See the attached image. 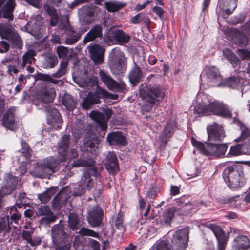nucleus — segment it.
<instances>
[{"label": "nucleus", "instance_id": "nucleus-41", "mask_svg": "<svg viewBox=\"0 0 250 250\" xmlns=\"http://www.w3.org/2000/svg\"><path fill=\"white\" fill-rule=\"evenodd\" d=\"M224 57L231 63L233 67L239 64V60L236 55L231 50L225 48L223 50Z\"/></svg>", "mask_w": 250, "mask_h": 250}, {"label": "nucleus", "instance_id": "nucleus-9", "mask_svg": "<svg viewBox=\"0 0 250 250\" xmlns=\"http://www.w3.org/2000/svg\"><path fill=\"white\" fill-rule=\"evenodd\" d=\"M191 142L193 146L201 153L207 156L213 155L216 157H223L228 148L225 144L203 143L193 138H192Z\"/></svg>", "mask_w": 250, "mask_h": 250}, {"label": "nucleus", "instance_id": "nucleus-50", "mask_svg": "<svg viewBox=\"0 0 250 250\" xmlns=\"http://www.w3.org/2000/svg\"><path fill=\"white\" fill-rule=\"evenodd\" d=\"M7 40L16 47L20 48L22 45L21 39L16 32H13Z\"/></svg>", "mask_w": 250, "mask_h": 250}, {"label": "nucleus", "instance_id": "nucleus-30", "mask_svg": "<svg viewBox=\"0 0 250 250\" xmlns=\"http://www.w3.org/2000/svg\"><path fill=\"white\" fill-rule=\"evenodd\" d=\"M243 153L250 154V143L249 141L248 143H246L245 144H238L232 146L227 156H236Z\"/></svg>", "mask_w": 250, "mask_h": 250}, {"label": "nucleus", "instance_id": "nucleus-8", "mask_svg": "<svg viewBox=\"0 0 250 250\" xmlns=\"http://www.w3.org/2000/svg\"><path fill=\"white\" fill-rule=\"evenodd\" d=\"M51 236L56 250H69L72 239L64 231L63 225H54L51 230Z\"/></svg>", "mask_w": 250, "mask_h": 250}, {"label": "nucleus", "instance_id": "nucleus-27", "mask_svg": "<svg viewBox=\"0 0 250 250\" xmlns=\"http://www.w3.org/2000/svg\"><path fill=\"white\" fill-rule=\"evenodd\" d=\"M207 131L209 139L211 141H221L225 136L223 127L216 123L208 125Z\"/></svg>", "mask_w": 250, "mask_h": 250}, {"label": "nucleus", "instance_id": "nucleus-63", "mask_svg": "<svg viewBox=\"0 0 250 250\" xmlns=\"http://www.w3.org/2000/svg\"><path fill=\"white\" fill-rule=\"evenodd\" d=\"M31 234L32 233L28 231H23L22 232L23 238L26 241L27 244L29 243L32 238Z\"/></svg>", "mask_w": 250, "mask_h": 250}, {"label": "nucleus", "instance_id": "nucleus-39", "mask_svg": "<svg viewBox=\"0 0 250 250\" xmlns=\"http://www.w3.org/2000/svg\"><path fill=\"white\" fill-rule=\"evenodd\" d=\"M142 73L140 68L135 66L128 74V77L130 82L133 84H136L138 83L142 77Z\"/></svg>", "mask_w": 250, "mask_h": 250}, {"label": "nucleus", "instance_id": "nucleus-51", "mask_svg": "<svg viewBox=\"0 0 250 250\" xmlns=\"http://www.w3.org/2000/svg\"><path fill=\"white\" fill-rule=\"evenodd\" d=\"M13 32L9 25L0 23V36L2 38L7 39Z\"/></svg>", "mask_w": 250, "mask_h": 250}, {"label": "nucleus", "instance_id": "nucleus-37", "mask_svg": "<svg viewBox=\"0 0 250 250\" xmlns=\"http://www.w3.org/2000/svg\"><path fill=\"white\" fill-rule=\"evenodd\" d=\"M43 8L45 11L50 17V25L51 26H55L59 21V15L57 10L53 7L48 4H45Z\"/></svg>", "mask_w": 250, "mask_h": 250}, {"label": "nucleus", "instance_id": "nucleus-16", "mask_svg": "<svg viewBox=\"0 0 250 250\" xmlns=\"http://www.w3.org/2000/svg\"><path fill=\"white\" fill-rule=\"evenodd\" d=\"M56 96V92L54 87L48 83L42 82V86L38 88L35 93V98L44 103L52 102Z\"/></svg>", "mask_w": 250, "mask_h": 250}, {"label": "nucleus", "instance_id": "nucleus-58", "mask_svg": "<svg viewBox=\"0 0 250 250\" xmlns=\"http://www.w3.org/2000/svg\"><path fill=\"white\" fill-rule=\"evenodd\" d=\"M82 11L85 16L91 18L94 16V8L93 6H84L82 8Z\"/></svg>", "mask_w": 250, "mask_h": 250}, {"label": "nucleus", "instance_id": "nucleus-22", "mask_svg": "<svg viewBox=\"0 0 250 250\" xmlns=\"http://www.w3.org/2000/svg\"><path fill=\"white\" fill-rule=\"evenodd\" d=\"M22 151L18 159V163L20 164L19 169L16 171H19L20 176H23L27 171V165H28L27 155L30 153V149L28 144L25 142H21Z\"/></svg>", "mask_w": 250, "mask_h": 250}, {"label": "nucleus", "instance_id": "nucleus-24", "mask_svg": "<svg viewBox=\"0 0 250 250\" xmlns=\"http://www.w3.org/2000/svg\"><path fill=\"white\" fill-rule=\"evenodd\" d=\"M103 162L110 174L114 175L119 171V164L116 155L114 152H108Z\"/></svg>", "mask_w": 250, "mask_h": 250}, {"label": "nucleus", "instance_id": "nucleus-61", "mask_svg": "<svg viewBox=\"0 0 250 250\" xmlns=\"http://www.w3.org/2000/svg\"><path fill=\"white\" fill-rule=\"evenodd\" d=\"M237 54L242 60L249 59L250 57V52L246 50H238Z\"/></svg>", "mask_w": 250, "mask_h": 250}, {"label": "nucleus", "instance_id": "nucleus-4", "mask_svg": "<svg viewBox=\"0 0 250 250\" xmlns=\"http://www.w3.org/2000/svg\"><path fill=\"white\" fill-rule=\"evenodd\" d=\"M206 74L209 85L211 86H227L237 89L241 88L243 93L245 84L247 83L246 80L238 77H233L223 80L218 69L214 66L208 67Z\"/></svg>", "mask_w": 250, "mask_h": 250}, {"label": "nucleus", "instance_id": "nucleus-60", "mask_svg": "<svg viewBox=\"0 0 250 250\" xmlns=\"http://www.w3.org/2000/svg\"><path fill=\"white\" fill-rule=\"evenodd\" d=\"M62 194L63 192H62L61 193L58 194L53 198L52 201V206L54 208L58 209L60 208V198L62 197Z\"/></svg>", "mask_w": 250, "mask_h": 250}, {"label": "nucleus", "instance_id": "nucleus-7", "mask_svg": "<svg viewBox=\"0 0 250 250\" xmlns=\"http://www.w3.org/2000/svg\"><path fill=\"white\" fill-rule=\"evenodd\" d=\"M223 178L228 186L232 190L237 189L244 184L240 166L232 165L227 167L223 172Z\"/></svg>", "mask_w": 250, "mask_h": 250}, {"label": "nucleus", "instance_id": "nucleus-40", "mask_svg": "<svg viewBox=\"0 0 250 250\" xmlns=\"http://www.w3.org/2000/svg\"><path fill=\"white\" fill-rule=\"evenodd\" d=\"M62 104L69 111H73L76 105L75 99L69 94H65L62 99Z\"/></svg>", "mask_w": 250, "mask_h": 250}, {"label": "nucleus", "instance_id": "nucleus-3", "mask_svg": "<svg viewBox=\"0 0 250 250\" xmlns=\"http://www.w3.org/2000/svg\"><path fill=\"white\" fill-rule=\"evenodd\" d=\"M100 140L98 138H93L83 143V146L84 153L82 154L80 158L74 161L70 166H66L65 169L62 171V175H64V179L71 177L72 172L70 171L72 167H91L94 164L92 158L94 156L99 153L98 144Z\"/></svg>", "mask_w": 250, "mask_h": 250}, {"label": "nucleus", "instance_id": "nucleus-56", "mask_svg": "<svg viewBox=\"0 0 250 250\" xmlns=\"http://www.w3.org/2000/svg\"><path fill=\"white\" fill-rule=\"evenodd\" d=\"M10 214L11 215V219L15 223H17L18 221L21 217V214L17 211L16 208L12 207L9 208Z\"/></svg>", "mask_w": 250, "mask_h": 250}, {"label": "nucleus", "instance_id": "nucleus-36", "mask_svg": "<svg viewBox=\"0 0 250 250\" xmlns=\"http://www.w3.org/2000/svg\"><path fill=\"white\" fill-rule=\"evenodd\" d=\"M102 35V27L100 25L94 26L86 34L83 42L84 43L92 41Z\"/></svg>", "mask_w": 250, "mask_h": 250}, {"label": "nucleus", "instance_id": "nucleus-47", "mask_svg": "<svg viewBox=\"0 0 250 250\" xmlns=\"http://www.w3.org/2000/svg\"><path fill=\"white\" fill-rule=\"evenodd\" d=\"M36 52L33 50H29L22 57V67L23 68L27 64H31L34 61V56H35Z\"/></svg>", "mask_w": 250, "mask_h": 250}, {"label": "nucleus", "instance_id": "nucleus-43", "mask_svg": "<svg viewBox=\"0 0 250 250\" xmlns=\"http://www.w3.org/2000/svg\"><path fill=\"white\" fill-rule=\"evenodd\" d=\"M125 5V3L119 1H109L105 3V6L107 10L111 12L117 11L124 7Z\"/></svg>", "mask_w": 250, "mask_h": 250}, {"label": "nucleus", "instance_id": "nucleus-26", "mask_svg": "<svg viewBox=\"0 0 250 250\" xmlns=\"http://www.w3.org/2000/svg\"><path fill=\"white\" fill-rule=\"evenodd\" d=\"M16 109V107L14 106L10 107L4 114L2 119V125L10 130H14L16 127L15 120Z\"/></svg>", "mask_w": 250, "mask_h": 250}, {"label": "nucleus", "instance_id": "nucleus-55", "mask_svg": "<svg viewBox=\"0 0 250 250\" xmlns=\"http://www.w3.org/2000/svg\"><path fill=\"white\" fill-rule=\"evenodd\" d=\"M78 233L82 236H91L96 238H98L99 236L97 232L84 227H82Z\"/></svg>", "mask_w": 250, "mask_h": 250}, {"label": "nucleus", "instance_id": "nucleus-34", "mask_svg": "<svg viewBox=\"0 0 250 250\" xmlns=\"http://www.w3.org/2000/svg\"><path fill=\"white\" fill-rule=\"evenodd\" d=\"M235 250H250V241L245 235H239L234 239Z\"/></svg>", "mask_w": 250, "mask_h": 250}, {"label": "nucleus", "instance_id": "nucleus-35", "mask_svg": "<svg viewBox=\"0 0 250 250\" xmlns=\"http://www.w3.org/2000/svg\"><path fill=\"white\" fill-rule=\"evenodd\" d=\"M15 5V0H8L1 9L3 17L9 20H12L13 19V12Z\"/></svg>", "mask_w": 250, "mask_h": 250}, {"label": "nucleus", "instance_id": "nucleus-59", "mask_svg": "<svg viewBox=\"0 0 250 250\" xmlns=\"http://www.w3.org/2000/svg\"><path fill=\"white\" fill-rule=\"evenodd\" d=\"M158 192V188L155 187H152L148 189L146 194L148 198L154 199L156 197Z\"/></svg>", "mask_w": 250, "mask_h": 250}, {"label": "nucleus", "instance_id": "nucleus-19", "mask_svg": "<svg viewBox=\"0 0 250 250\" xmlns=\"http://www.w3.org/2000/svg\"><path fill=\"white\" fill-rule=\"evenodd\" d=\"M237 5V0H219L216 8L218 16L226 18L231 15Z\"/></svg>", "mask_w": 250, "mask_h": 250}, {"label": "nucleus", "instance_id": "nucleus-54", "mask_svg": "<svg viewBox=\"0 0 250 250\" xmlns=\"http://www.w3.org/2000/svg\"><path fill=\"white\" fill-rule=\"evenodd\" d=\"M154 247L156 250H172V248L169 246L168 241L166 240H158Z\"/></svg>", "mask_w": 250, "mask_h": 250}, {"label": "nucleus", "instance_id": "nucleus-2", "mask_svg": "<svg viewBox=\"0 0 250 250\" xmlns=\"http://www.w3.org/2000/svg\"><path fill=\"white\" fill-rule=\"evenodd\" d=\"M196 98L197 104L194 107V111L199 116L212 114L226 118L231 116V111L229 107L213 100L211 96L200 93Z\"/></svg>", "mask_w": 250, "mask_h": 250}, {"label": "nucleus", "instance_id": "nucleus-44", "mask_svg": "<svg viewBox=\"0 0 250 250\" xmlns=\"http://www.w3.org/2000/svg\"><path fill=\"white\" fill-rule=\"evenodd\" d=\"M81 34L72 30H68L66 33L65 42L68 44H73L76 42L81 37Z\"/></svg>", "mask_w": 250, "mask_h": 250}, {"label": "nucleus", "instance_id": "nucleus-11", "mask_svg": "<svg viewBox=\"0 0 250 250\" xmlns=\"http://www.w3.org/2000/svg\"><path fill=\"white\" fill-rule=\"evenodd\" d=\"M109 66L112 73L119 75L126 70V58L124 53L118 48L113 49L110 53Z\"/></svg>", "mask_w": 250, "mask_h": 250}, {"label": "nucleus", "instance_id": "nucleus-13", "mask_svg": "<svg viewBox=\"0 0 250 250\" xmlns=\"http://www.w3.org/2000/svg\"><path fill=\"white\" fill-rule=\"evenodd\" d=\"M95 86L96 91L94 92H88L82 103V106L84 109H90L93 105L99 103L100 99L106 98L108 96V92L105 90L101 88L96 84Z\"/></svg>", "mask_w": 250, "mask_h": 250}, {"label": "nucleus", "instance_id": "nucleus-49", "mask_svg": "<svg viewBox=\"0 0 250 250\" xmlns=\"http://www.w3.org/2000/svg\"><path fill=\"white\" fill-rule=\"evenodd\" d=\"M115 40L120 44L126 43L130 40V36L121 30H118L114 35Z\"/></svg>", "mask_w": 250, "mask_h": 250}, {"label": "nucleus", "instance_id": "nucleus-23", "mask_svg": "<svg viewBox=\"0 0 250 250\" xmlns=\"http://www.w3.org/2000/svg\"><path fill=\"white\" fill-rule=\"evenodd\" d=\"M207 227L212 231L217 240L218 250H225L227 239L221 227L212 223L208 224Z\"/></svg>", "mask_w": 250, "mask_h": 250}, {"label": "nucleus", "instance_id": "nucleus-45", "mask_svg": "<svg viewBox=\"0 0 250 250\" xmlns=\"http://www.w3.org/2000/svg\"><path fill=\"white\" fill-rule=\"evenodd\" d=\"M175 208H170L166 209L162 215V221L167 225H169L174 216Z\"/></svg>", "mask_w": 250, "mask_h": 250}, {"label": "nucleus", "instance_id": "nucleus-46", "mask_svg": "<svg viewBox=\"0 0 250 250\" xmlns=\"http://www.w3.org/2000/svg\"><path fill=\"white\" fill-rule=\"evenodd\" d=\"M238 125L241 130V134L239 137L235 139L237 142H240L245 140L247 137L250 136V128L245 126L240 121L238 122Z\"/></svg>", "mask_w": 250, "mask_h": 250}, {"label": "nucleus", "instance_id": "nucleus-18", "mask_svg": "<svg viewBox=\"0 0 250 250\" xmlns=\"http://www.w3.org/2000/svg\"><path fill=\"white\" fill-rule=\"evenodd\" d=\"M112 113V110L107 108L104 109L103 113L93 110L89 114L90 117L97 123L101 130L104 132V135L105 134L107 127V122Z\"/></svg>", "mask_w": 250, "mask_h": 250}, {"label": "nucleus", "instance_id": "nucleus-42", "mask_svg": "<svg viewBox=\"0 0 250 250\" xmlns=\"http://www.w3.org/2000/svg\"><path fill=\"white\" fill-rule=\"evenodd\" d=\"M57 189L52 187L47 189L43 193L38 194V198L42 203H46L50 201L56 193Z\"/></svg>", "mask_w": 250, "mask_h": 250}, {"label": "nucleus", "instance_id": "nucleus-10", "mask_svg": "<svg viewBox=\"0 0 250 250\" xmlns=\"http://www.w3.org/2000/svg\"><path fill=\"white\" fill-rule=\"evenodd\" d=\"M91 174L94 176H97V172L96 168H92L88 171H85L79 183L71 184L69 186L74 196H81L85 192L86 188V189H90L93 187L94 182L91 177Z\"/></svg>", "mask_w": 250, "mask_h": 250}, {"label": "nucleus", "instance_id": "nucleus-15", "mask_svg": "<svg viewBox=\"0 0 250 250\" xmlns=\"http://www.w3.org/2000/svg\"><path fill=\"white\" fill-rule=\"evenodd\" d=\"M176 209L182 215H187L192 212V210H197V208L204 205L202 201L192 204L190 202L189 197L183 196L177 199L175 203Z\"/></svg>", "mask_w": 250, "mask_h": 250}, {"label": "nucleus", "instance_id": "nucleus-62", "mask_svg": "<svg viewBox=\"0 0 250 250\" xmlns=\"http://www.w3.org/2000/svg\"><path fill=\"white\" fill-rule=\"evenodd\" d=\"M9 48V45L6 42H0V53L6 52L8 50Z\"/></svg>", "mask_w": 250, "mask_h": 250}, {"label": "nucleus", "instance_id": "nucleus-52", "mask_svg": "<svg viewBox=\"0 0 250 250\" xmlns=\"http://www.w3.org/2000/svg\"><path fill=\"white\" fill-rule=\"evenodd\" d=\"M69 227L73 230H76L79 228V220L78 216L74 214L71 213L69 215Z\"/></svg>", "mask_w": 250, "mask_h": 250}, {"label": "nucleus", "instance_id": "nucleus-53", "mask_svg": "<svg viewBox=\"0 0 250 250\" xmlns=\"http://www.w3.org/2000/svg\"><path fill=\"white\" fill-rule=\"evenodd\" d=\"M11 227L9 224V216H6L0 219V232L4 231L7 233L10 231Z\"/></svg>", "mask_w": 250, "mask_h": 250}, {"label": "nucleus", "instance_id": "nucleus-17", "mask_svg": "<svg viewBox=\"0 0 250 250\" xmlns=\"http://www.w3.org/2000/svg\"><path fill=\"white\" fill-rule=\"evenodd\" d=\"M99 76L101 80L107 87L114 92H123L126 88V84L123 82H116L104 70H100Z\"/></svg>", "mask_w": 250, "mask_h": 250}, {"label": "nucleus", "instance_id": "nucleus-64", "mask_svg": "<svg viewBox=\"0 0 250 250\" xmlns=\"http://www.w3.org/2000/svg\"><path fill=\"white\" fill-rule=\"evenodd\" d=\"M153 12L155 13L159 17H162L164 13L162 8L159 6H155L153 8Z\"/></svg>", "mask_w": 250, "mask_h": 250}, {"label": "nucleus", "instance_id": "nucleus-33", "mask_svg": "<svg viewBox=\"0 0 250 250\" xmlns=\"http://www.w3.org/2000/svg\"><path fill=\"white\" fill-rule=\"evenodd\" d=\"M20 60L17 57H9L6 56L2 61V63L4 65L10 64L8 65L7 72L10 75L17 74L19 72L18 69L16 67V65H19Z\"/></svg>", "mask_w": 250, "mask_h": 250}, {"label": "nucleus", "instance_id": "nucleus-48", "mask_svg": "<svg viewBox=\"0 0 250 250\" xmlns=\"http://www.w3.org/2000/svg\"><path fill=\"white\" fill-rule=\"evenodd\" d=\"M142 21H143L147 24L150 22L149 18L143 13H138L132 17L130 21L131 23L133 24H138Z\"/></svg>", "mask_w": 250, "mask_h": 250}, {"label": "nucleus", "instance_id": "nucleus-32", "mask_svg": "<svg viewBox=\"0 0 250 250\" xmlns=\"http://www.w3.org/2000/svg\"><path fill=\"white\" fill-rule=\"evenodd\" d=\"M176 128V125L174 121H170L167 123V125L164 128L159 139L162 143H167L169 139L172 136Z\"/></svg>", "mask_w": 250, "mask_h": 250}, {"label": "nucleus", "instance_id": "nucleus-31", "mask_svg": "<svg viewBox=\"0 0 250 250\" xmlns=\"http://www.w3.org/2000/svg\"><path fill=\"white\" fill-rule=\"evenodd\" d=\"M107 140L110 145L118 146H125L126 145V140L121 132H112L107 136Z\"/></svg>", "mask_w": 250, "mask_h": 250}, {"label": "nucleus", "instance_id": "nucleus-6", "mask_svg": "<svg viewBox=\"0 0 250 250\" xmlns=\"http://www.w3.org/2000/svg\"><path fill=\"white\" fill-rule=\"evenodd\" d=\"M57 52L59 58L63 59L60 63V68L58 70L52 75L38 73L35 76L36 80L48 81L58 85H62L63 84V81L59 79L65 75L67 72L68 61L64 59L67 57L68 50L67 47L64 46H59L57 48Z\"/></svg>", "mask_w": 250, "mask_h": 250}, {"label": "nucleus", "instance_id": "nucleus-25", "mask_svg": "<svg viewBox=\"0 0 250 250\" xmlns=\"http://www.w3.org/2000/svg\"><path fill=\"white\" fill-rule=\"evenodd\" d=\"M37 214L38 216H43L40 219V222L42 224H49L54 222L57 219V217L53 214L50 208L45 205L39 207Z\"/></svg>", "mask_w": 250, "mask_h": 250}, {"label": "nucleus", "instance_id": "nucleus-1", "mask_svg": "<svg viewBox=\"0 0 250 250\" xmlns=\"http://www.w3.org/2000/svg\"><path fill=\"white\" fill-rule=\"evenodd\" d=\"M69 136H62L58 146V154L42 159L33 166L30 173L34 177L41 178L49 177L60 169L61 162L77 158L78 152L76 148H69Z\"/></svg>", "mask_w": 250, "mask_h": 250}, {"label": "nucleus", "instance_id": "nucleus-57", "mask_svg": "<svg viewBox=\"0 0 250 250\" xmlns=\"http://www.w3.org/2000/svg\"><path fill=\"white\" fill-rule=\"evenodd\" d=\"M123 222V214L122 212H119L116 217L115 224L116 227L121 231H123L125 229Z\"/></svg>", "mask_w": 250, "mask_h": 250}, {"label": "nucleus", "instance_id": "nucleus-21", "mask_svg": "<svg viewBox=\"0 0 250 250\" xmlns=\"http://www.w3.org/2000/svg\"><path fill=\"white\" fill-rule=\"evenodd\" d=\"M15 176H13L10 173L6 174L5 176L6 183L2 186L0 190V195L3 196L8 195L11 194L16 188L19 180L17 175L20 176V172L17 171Z\"/></svg>", "mask_w": 250, "mask_h": 250}, {"label": "nucleus", "instance_id": "nucleus-14", "mask_svg": "<svg viewBox=\"0 0 250 250\" xmlns=\"http://www.w3.org/2000/svg\"><path fill=\"white\" fill-rule=\"evenodd\" d=\"M38 108L46 112L47 124L52 128L57 130L61 127L62 121L59 112L55 108L50 105H47Z\"/></svg>", "mask_w": 250, "mask_h": 250}, {"label": "nucleus", "instance_id": "nucleus-38", "mask_svg": "<svg viewBox=\"0 0 250 250\" xmlns=\"http://www.w3.org/2000/svg\"><path fill=\"white\" fill-rule=\"evenodd\" d=\"M58 59L55 55L52 53H47L42 63L45 68H53L58 64Z\"/></svg>", "mask_w": 250, "mask_h": 250}, {"label": "nucleus", "instance_id": "nucleus-20", "mask_svg": "<svg viewBox=\"0 0 250 250\" xmlns=\"http://www.w3.org/2000/svg\"><path fill=\"white\" fill-rule=\"evenodd\" d=\"M227 39L235 44L245 46L247 44L248 38L247 36L239 30L235 29H229L225 32Z\"/></svg>", "mask_w": 250, "mask_h": 250}, {"label": "nucleus", "instance_id": "nucleus-29", "mask_svg": "<svg viewBox=\"0 0 250 250\" xmlns=\"http://www.w3.org/2000/svg\"><path fill=\"white\" fill-rule=\"evenodd\" d=\"M87 49L91 59L95 63H101L103 62L104 49L102 46L91 44L87 47Z\"/></svg>", "mask_w": 250, "mask_h": 250}, {"label": "nucleus", "instance_id": "nucleus-28", "mask_svg": "<svg viewBox=\"0 0 250 250\" xmlns=\"http://www.w3.org/2000/svg\"><path fill=\"white\" fill-rule=\"evenodd\" d=\"M103 213L101 209L97 207H94L89 210L87 215V220L92 227H97L100 225L102 221Z\"/></svg>", "mask_w": 250, "mask_h": 250}, {"label": "nucleus", "instance_id": "nucleus-12", "mask_svg": "<svg viewBox=\"0 0 250 250\" xmlns=\"http://www.w3.org/2000/svg\"><path fill=\"white\" fill-rule=\"evenodd\" d=\"M188 230L186 228L175 231L171 238L172 250H185L188 245Z\"/></svg>", "mask_w": 250, "mask_h": 250}, {"label": "nucleus", "instance_id": "nucleus-5", "mask_svg": "<svg viewBox=\"0 0 250 250\" xmlns=\"http://www.w3.org/2000/svg\"><path fill=\"white\" fill-rule=\"evenodd\" d=\"M140 96L146 103L142 107L143 112H147L155 104L156 102L162 101L165 96V90L159 84H149L139 90Z\"/></svg>", "mask_w": 250, "mask_h": 250}]
</instances>
